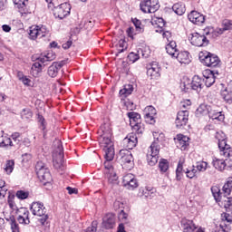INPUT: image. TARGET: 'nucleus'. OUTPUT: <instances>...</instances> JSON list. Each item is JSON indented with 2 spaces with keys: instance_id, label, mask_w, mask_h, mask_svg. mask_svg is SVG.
<instances>
[{
  "instance_id": "f257e3e1",
  "label": "nucleus",
  "mask_w": 232,
  "mask_h": 232,
  "mask_svg": "<svg viewBox=\"0 0 232 232\" xmlns=\"http://www.w3.org/2000/svg\"><path fill=\"white\" fill-rule=\"evenodd\" d=\"M98 135V142L101 148L106 152L107 159L111 160L113 155H115V148L113 145V128L110 120H105L100 126Z\"/></svg>"
},
{
  "instance_id": "f03ea898",
  "label": "nucleus",
  "mask_w": 232,
  "mask_h": 232,
  "mask_svg": "<svg viewBox=\"0 0 232 232\" xmlns=\"http://www.w3.org/2000/svg\"><path fill=\"white\" fill-rule=\"evenodd\" d=\"M164 133H160L159 137L150 144L147 152V162L149 166H155L159 162L160 154V144L164 142Z\"/></svg>"
},
{
  "instance_id": "7ed1b4c3",
  "label": "nucleus",
  "mask_w": 232,
  "mask_h": 232,
  "mask_svg": "<svg viewBox=\"0 0 232 232\" xmlns=\"http://www.w3.org/2000/svg\"><path fill=\"white\" fill-rule=\"evenodd\" d=\"M232 189V177L227 178V182L224 184L222 191H220V188L218 186H213L211 188L212 195L216 200V202H222L224 198L227 197V195H231Z\"/></svg>"
},
{
  "instance_id": "20e7f679",
  "label": "nucleus",
  "mask_w": 232,
  "mask_h": 232,
  "mask_svg": "<svg viewBox=\"0 0 232 232\" xmlns=\"http://www.w3.org/2000/svg\"><path fill=\"white\" fill-rule=\"evenodd\" d=\"M200 63L208 68H219L220 58L215 53H211L208 51H201L198 54Z\"/></svg>"
},
{
  "instance_id": "39448f33",
  "label": "nucleus",
  "mask_w": 232,
  "mask_h": 232,
  "mask_svg": "<svg viewBox=\"0 0 232 232\" xmlns=\"http://www.w3.org/2000/svg\"><path fill=\"white\" fill-rule=\"evenodd\" d=\"M30 209L34 217H41L39 222L42 226H44L49 218L46 214V207H44V204L39 201L33 202L30 206Z\"/></svg>"
},
{
  "instance_id": "423d86ee",
  "label": "nucleus",
  "mask_w": 232,
  "mask_h": 232,
  "mask_svg": "<svg viewBox=\"0 0 232 232\" xmlns=\"http://www.w3.org/2000/svg\"><path fill=\"white\" fill-rule=\"evenodd\" d=\"M44 37H50V31L44 25H32L29 28V38L32 41L36 39H43Z\"/></svg>"
},
{
  "instance_id": "0eeeda50",
  "label": "nucleus",
  "mask_w": 232,
  "mask_h": 232,
  "mask_svg": "<svg viewBox=\"0 0 232 232\" xmlns=\"http://www.w3.org/2000/svg\"><path fill=\"white\" fill-rule=\"evenodd\" d=\"M51 10H53V14L56 19H64V17L70 15L72 5L66 2L59 5L54 4V6Z\"/></svg>"
},
{
  "instance_id": "6e6552de",
  "label": "nucleus",
  "mask_w": 232,
  "mask_h": 232,
  "mask_svg": "<svg viewBox=\"0 0 232 232\" xmlns=\"http://www.w3.org/2000/svg\"><path fill=\"white\" fill-rule=\"evenodd\" d=\"M140 8L143 14H155L160 8V5L159 0H141Z\"/></svg>"
},
{
  "instance_id": "1a4fd4ad",
  "label": "nucleus",
  "mask_w": 232,
  "mask_h": 232,
  "mask_svg": "<svg viewBox=\"0 0 232 232\" xmlns=\"http://www.w3.org/2000/svg\"><path fill=\"white\" fill-rule=\"evenodd\" d=\"M189 121V111H179L177 113V117L175 120L176 128L178 130H184L186 126H188V122Z\"/></svg>"
},
{
  "instance_id": "9d476101",
  "label": "nucleus",
  "mask_w": 232,
  "mask_h": 232,
  "mask_svg": "<svg viewBox=\"0 0 232 232\" xmlns=\"http://www.w3.org/2000/svg\"><path fill=\"white\" fill-rule=\"evenodd\" d=\"M16 220L22 226L30 225V210L26 208H20L16 209Z\"/></svg>"
},
{
  "instance_id": "9b49d317",
  "label": "nucleus",
  "mask_w": 232,
  "mask_h": 232,
  "mask_svg": "<svg viewBox=\"0 0 232 232\" xmlns=\"http://www.w3.org/2000/svg\"><path fill=\"white\" fill-rule=\"evenodd\" d=\"M117 157L122 166H126L127 164H129L130 166H133V154H131V151H130V150H121Z\"/></svg>"
},
{
  "instance_id": "f8f14e48",
  "label": "nucleus",
  "mask_w": 232,
  "mask_h": 232,
  "mask_svg": "<svg viewBox=\"0 0 232 232\" xmlns=\"http://www.w3.org/2000/svg\"><path fill=\"white\" fill-rule=\"evenodd\" d=\"M189 42L193 46H208L209 44V40L205 35H202L198 33H193L189 38Z\"/></svg>"
},
{
  "instance_id": "ddd939ff",
  "label": "nucleus",
  "mask_w": 232,
  "mask_h": 232,
  "mask_svg": "<svg viewBox=\"0 0 232 232\" xmlns=\"http://www.w3.org/2000/svg\"><path fill=\"white\" fill-rule=\"evenodd\" d=\"M143 113L145 121L148 122V124H155V122H157V109H155V107L152 105L145 107Z\"/></svg>"
},
{
  "instance_id": "4468645a",
  "label": "nucleus",
  "mask_w": 232,
  "mask_h": 232,
  "mask_svg": "<svg viewBox=\"0 0 232 232\" xmlns=\"http://www.w3.org/2000/svg\"><path fill=\"white\" fill-rule=\"evenodd\" d=\"M160 65L158 62H152L147 67V75L150 79H159L160 77Z\"/></svg>"
},
{
  "instance_id": "2eb2a0df",
  "label": "nucleus",
  "mask_w": 232,
  "mask_h": 232,
  "mask_svg": "<svg viewBox=\"0 0 232 232\" xmlns=\"http://www.w3.org/2000/svg\"><path fill=\"white\" fill-rule=\"evenodd\" d=\"M188 19L190 21V23H193V24L200 26V24H204L206 16L201 13H198V11L194 10L188 14Z\"/></svg>"
},
{
  "instance_id": "dca6fc26",
  "label": "nucleus",
  "mask_w": 232,
  "mask_h": 232,
  "mask_svg": "<svg viewBox=\"0 0 232 232\" xmlns=\"http://www.w3.org/2000/svg\"><path fill=\"white\" fill-rule=\"evenodd\" d=\"M215 74L218 75V71H211L209 69L203 71V77L205 78L204 81L207 88H211V86L215 84V81L217 79Z\"/></svg>"
},
{
  "instance_id": "f3484780",
  "label": "nucleus",
  "mask_w": 232,
  "mask_h": 232,
  "mask_svg": "<svg viewBox=\"0 0 232 232\" xmlns=\"http://www.w3.org/2000/svg\"><path fill=\"white\" fill-rule=\"evenodd\" d=\"M137 144H139V139L134 132L129 133L126 138L123 139V146L127 148V150H133Z\"/></svg>"
},
{
  "instance_id": "a211bd4d",
  "label": "nucleus",
  "mask_w": 232,
  "mask_h": 232,
  "mask_svg": "<svg viewBox=\"0 0 232 232\" xmlns=\"http://www.w3.org/2000/svg\"><path fill=\"white\" fill-rule=\"evenodd\" d=\"M180 225L183 232H195L198 229V227H197L193 220L186 218H181Z\"/></svg>"
},
{
  "instance_id": "6ab92c4d",
  "label": "nucleus",
  "mask_w": 232,
  "mask_h": 232,
  "mask_svg": "<svg viewBox=\"0 0 232 232\" xmlns=\"http://www.w3.org/2000/svg\"><path fill=\"white\" fill-rule=\"evenodd\" d=\"M102 226L105 229H113L115 227V215L107 213L102 218Z\"/></svg>"
},
{
  "instance_id": "aec40b11",
  "label": "nucleus",
  "mask_w": 232,
  "mask_h": 232,
  "mask_svg": "<svg viewBox=\"0 0 232 232\" xmlns=\"http://www.w3.org/2000/svg\"><path fill=\"white\" fill-rule=\"evenodd\" d=\"M176 140H178V148H179L181 151H186V150L189 148V137L184 134H178Z\"/></svg>"
},
{
  "instance_id": "412c9836",
  "label": "nucleus",
  "mask_w": 232,
  "mask_h": 232,
  "mask_svg": "<svg viewBox=\"0 0 232 232\" xmlns=\"http://www.w3.org/2000/svg\"><path fill=\"white\" fill-rule=\"evenodd\" d=\"M16 8H18V12L22 15H26L31 14L30 9L28 8V0H13Z\"/></svg>"
},
{
  "instance_id": "4be33fe9",
  "label": "nucleus",
  "mask_w": 232,
  "mask_h": 232,
  "mask_svg": "<svg viewBox=\"0 0 232 232\" xmlns=\"http://www.w3.org/2000/svg\"><path fill=\"white\" fill-rule=\"evenodd\" d=\"M219 148V153L221 157H225V159H229L232 157V148L231 145L227 144V142L218 143Z\"/></svg>"
},
{
  "instance_id": "5701e85b",
  "label": "nucleus",
  "mask_w": 232,
  "mask_h": 232,
  "mask_svg": "<svg viewBox=\"0 0 232 232\" xmlns=\"http://www.w3.org/2000/svg\"><path fill=\"white\" fill-rule=\"evenodd\" d=\"M173 59H177L180 64H189L191 63V57L188 51H179Z\"/></svg>"
},
{
  "instance_id": "b1692460",
  "label": "nucleus",
  "mask_w": 232,
  "mask_h": 232,
  "mask_svg": "<svg viewBox=\"0 0 232 232\" xmlns=\"http://www.w3.org/2000/svg\"><path fill=\"white\" fill-rule=\"evenodd\" d=\"M56 55L53 51H47L45 53H43L40 54L38 58H36V61H39L42 63V64H44V63H48L50 61H54Z\"/></svg>"
},
{
  "instance_id": "393cba45",
  "label": "nucleus",
  "mask_w": 232,
  "mask_h": 232,
  "mask_svg": "<svg viewBox=\"0 0 232 232\" xmlns=\"http://www.w3.org/2000/svg\"><path fill=\"white\" fill-rule=\"evenodd\" d=\"M151 23L156 28V32H158L159 34H162V32H164V27L166 26V21H164V18L154 17L151 20Z\"/></svg>"
},
{
  "instance_id": "a878e982",
  "label": "nucleus",
  "mask_w": 232,
  "mask_h": 232,
  "mask_svg": "<svg viewBox=\"0 0 232 232\" xmlns=\"http://www.w3.org/2000/svg\"><path fill=\"white\" fill-rule=\"evenodd\" d=\"M37 177L39 180L44 183V186H46V184H50V182L53 180L49 169L40 172V174H37Z\"/></svg>"
},
{
  "instance_id": "bb28decb",
  "label": "nucleus",
  "mask_w": 232,
  "mask_h": 232,
  "mask_svg": "<svg viewBox=\"0 0 232 232\" xmlns=\"http://www.w3.org/2000/svg\"><path fill=\"white\" fill-rule=\"evenodd\" d=\"M166 52L173 59L179 52V47H177V42L169 41V43L166 45Z\"/></svg>"
},
{
  "instance_id": "cd10ccee",
  "label": "nucleus",
  "mask_w": 232,
  "mask_h": 232,
  "mask_svg": "<svg viewBox=\"0 0 232 232\" xmlns=\"http://www.w3.org/2000/svg\"><path fill=\"white\" fill-rule=\"evenodd\" d=\"M203 82L204 80H202V78L198 75H195L191 81V89L198 92H201Z\"/></svg>"
},
{
  "instance_id": "c85d7f7f",
  "label": "nucleus",
  "mask_w": 232,
  "mask_h": 232,
  "mask_svg": "<svg viewBox=\"0 0 232 232\" xmlns=\"http://www.w3.org/2000/svg\"><path fill=\"white\" fill-rule=\"evenodd\" d=\"M212 166L215 168V169H218V171H224L227 164L226 163V160L214 157L212 160Z\"/></svg>"
},
{
  "instance_id": "c756f323",
  "label": "nucleus",
  "mask_w": 232,
  "mask_h": 232,
  "mask_svg": "<svg viewBox=\"0 0 232 232\" xmlns=\"http://www.w3.org/2000/svg\"><path fill=\"white\" fill-rule=\"evenodd\" d=\"M142 195L146 198H153V197L157 196V188L152 186H146L142 190Z\"/></svg>"
},
{
  "instance_id": "7c9ffc66",
  "label": "nucleus",
  "mask_w": 232,
  "mask_h": 232,
  "mask_svg": "<svg viewBox=\"0 0 232 232\" xmlns=\"http://www.w3.org/2000/svg\"><path fill=\"white\" fill-rule=\"evenodd\" d=\"M231 227L226 223H220L219 225L214 224L212 226V232H230Z\"/></svg>"
},
{
  "instance_id": "2f4dec72",
  "label": "nucleus",
  "mask_w": 232,
  "mask_h": 232,
  "mask_svg": "<svg viewBox=\"0 0 232 232\" xmlns=\"http://www.w3.org/2000/svg\"><path fill=\"white\" fill-rule=\"evenodd\" d=\"M208 113H209V105L206 103H201L196 111L197 117H204L206 115H208Z\"/></svg>"
},
{
  "instance_id": "473e14b6",
  "label": "nucleus",
  "mask_w": 232,
  "mask_h": 232,
  "mask_svg": "<svg viewBox=\"0 0 232 232\" xmlns=\"http://www.w3.org/2000/svg\"><path fill=\"white\" fill-rule=\"evenodd\" d=\"M116 55H119V53H122L128 50V42H126V38H121L119 40L118 44H116Z\"/></svg>"
},
{
  "instance_id": "72a5a7b5",
  "label": "nucleus",
  "mask_w": 232,
  "mask_h": 232,
  "mask_svg": "<svg viewBox=\"0 0 232 232\" xmlns=\"http://www.w3.org/2000/svg\"><path fill=\"white\" fill-rule=\"evenodd\" d=\"M12 146H14L12 138L8 137V135L0 136V148H12Z\"/></svg>"
},
{
  "instance_id": "f704fd0d",
  "label": "nucleus",
  "mask_w": 232,
  "mask_h": 232,
  "mask_svg": "<svg viewBox=\"0 0 232 232\" xmlns=\"http://www.w3.org/2000/svg\"><path fill=\"white\" fill-rule=\"evenodd\" d=\"M14 168H15V160H8L5 161V164L4 166V171L5 173H6V175H12V172L14 171Z\"/></svg>"
},
{
  "instance_id": "c9c22d12",
  "label": "nucleus",
  "mask_w": 232,
  "mask_h": 232,
  "mask_svg": "<svg viewBox=\"0 0 232 232\" xmlns=\"http://www.w3.org/2000/svg\"><path fill=\"white\" fill-rule=\"evenodd\" d=\"M172 10L177 15H184L186 14V5L182 3H176L173 5Z\"/></svg>"
},
{
  "instance_id": "e433bc0d",
  "label": "nucleus",
  "mask_w": 232,
  "mask_h": 232,
  "mask_svg": "<svg viewBox=\"0 0 232 232\" xmlns=\"http://www.w3.org/2000/svg\"><path fill=\"white\" fill-rule=\"evenodd\" d=\"M132 133H135V135H142L144 133V124L142 122H137L130 124Z\"/></svg>"
},
{
  "instance_id": "4c0bfd02",
  "label": "nucleus",
  "mask_w": 232,
  "mask_h": 232,
  "mask_svg": "<svg viewBox=\"0 0 232 232\" xmlns=\"http://www.w3.org/2000/svg\"><path fill=\"white\" fill-rule=\"evenodd\" d=\"M105 155L104 158L106 160V161L104 162V168H105V175L106 173H113L115 172V170L113 169V165H111V160H113V159L115 158V154L112 156V159H108V157H106V151H104Z\"/></svg>"
},
{
  "instance_id": "58836bf2",
  "label": "nucleus",
  "mask_w": 232,
  "mask_h": 232,
  "mask_svg": "<svg viewBox=\"0 0 232 232\" xmlns=\"http://www.w3.org/2000/svg\"><path fill=\"white\" fill-rule=\"evenodd\" d=\"M38 61V60H37ZM34 77H37L41 72H43V63L40 61L35 62L31 68Z\"/></svg>"
},
{
  "instance_id": "ea45409f",
  "label": "nucleus",
  "mask_w": 232,
  "mask_h": 232,
  "mask_svg": "<svg viewBox=\"0 0 232 232\" xmlns=\"http://www.w3.org/2000/svg\"><path fill=\"white\" fill-rule=\"evenodd\" d=\"M180 88L185 93L191 92V90H193L191 88V80H189V78H184L180 83Z\"/></svg>"
},
{
  "instance_id": "a19ab883",
  "label": "nucleus",
  "mask_w": 232,
  "mask_h": 232,
  "mask_svg": "<svg viewBox=\"0 0 232 232\" xmlns=\"http://www.w3.org/2000/svg\"><path fill=\"white\" fill-rule=\"evenodd\" d=\"M105 177L108 179L109 184H112V186L119 184V177L117 176V173L107 172Z\"/></svg>"
},
{
  "instance_id": "79ce46f5",
  "label": "nucleus",
  "mask_w": 232,
  "mask_h": 232,
  "mask_svg": "<svg viewBox=\"0 0 232 232\" xmlns=\"http://www.w3.org/2000/svg\"><path fill=\"white\" fill-rule=\"evenodd\" d=\"M128 118L130 119V125L136 124L140 122V114L139 112L131 111L127 113Z\"/></svg>"
},
{
  "instance_id": "37998d69",
  "label": "nucleus",
  "mask_w": 232,
  "mask_h": 232,
  "mask_svg": "<svg viewBox=\"0 0 232 232\" xmlns=\"http://www.w3.org/2000/svg\"><path fill=\"white\" fill-rule=\"evenodd\" d=\"M159 169L160 173H166L169 169V161L166 159H160L159 161Z\"/></svg>"
},
{
  "instance_id": "c03bdc74",
  "label": "nucleus",
  "mask_w": 232,
  "mask_h": 232,
  "mask_svg": "<svg viewBox=\"0 0 232 232\" xmlns=\"http://www.w3.org/2000/svg\"><path fill=\"white\" fill-rule=\"evenodd\" d=\"M37 121L40 124V129L42 130V131H44V137H46V119H44V116H43V114L38 113Z\"/></svg>"
},
{
  "instance_id": "a18cd8bd",
  "label": "nucleus",
  "mask_w": 232,
  "mask_h": 232,
  "mask_svg": "<svg viewBox=\"0 0 232 232\" xmlns=\"http://www.w3.org/2000/svg\"><path fill=\"white\" fill-rule=\"evenodd\" d=\"M133 92V85L128 84L125 85L123 89L120 90L121 97H128V95H131Z\"/></svg>"
},
{
  "instance_id": "49530a36",
  "label": "nucleus",
  "mask_w": 232,
  "mask_h": 232,
  "mask_svg": "<svg viewBox=\"0 0 232 232\" xmlns=\"http://www.w3.org/2000/svg\"><path fill=\"white\" fill-rule=\"evenodd\" d=\"M184 171V160H179L178 162V166L176 169V179L177 180H180V177H182V173Z\"/></svg>"
},
{
  "instance_id": "de8ad7c7",
  "label": "nucleus",
  "mask_w": 232,
  "mask_h": 232,
  "mask_svg": "<svg viewBox=\"0 0 232 232\" xmlns=\"http://www.w3.org/2000/svg\"><path fill=\"white\" fill-rule=\"evenodd\" d=\"M194 168H196L199 173H202L208 169V162L204 160L198 161L196 162V165H194Z\"/></svg>"
},
{
  "instance_id": "09e8293b",
  "label": "nucleus",
  "mask_w": 232,
  "mask_h": 232,
  "mask_svg": "<svg viewBox=\"0 0 232 232\" xmlns=\"http://www.w3.org/2000/svg\"><path fill=\"white\" fill-rule=\"evenodd\" d=\"M221 97L228 104H232V92L227 91V89L221 92Z\"/></svg>"
},
{
  "instance_id": "8fccbe9b",
  "label": "nucleus",
  "mask_w": 232,
  "mask_h": 232,
  "mask_svg": "<svg viewBox=\"0 0 232 232\" xmlns=\"http://www.w3.org/2000/svg\"><path fill=\"white\" fill-rule=\"evenodd\" d=\"M131 21L136 28V32H138V34H142V32H144V26H142V22L137 18H132Z\"/></svg>"
},
{
  "instance_id": "3c124183",
  "label": "nucleus",
  "mask_w": 232,
  "mask_h": 232,
  "mask_svg": "<svg viewBox=\"0 0 232 232\" xmlns=\"http://www.w3.org/2000/svg\"><path fill=\"white\" fill-rule=\"evenodd\" d=\"M10 224L12 232H21V227H19V224L17 223V220H15V217H10Z\"/></svg>"
},
{
  "instance_id": "603ef678",
  "label": "nucleus",
  "mask_w": 232,
  "mask_h": 232,
  "mask_svg": "<svg viewBox=\"0 0 232 232\" xmlns=\"http://www.w3.org/2000/svg\"><path fill=\"white\" fill-rule=\"evenodd\" d=\"M8 188H6V182L4 179H0V198H5Z\"/></svg>"
},
{
  "instance_id": "864d4df0",
  "label": "nucleus",
  "mask_w": 232,
  "mask_h": 232,
  "mask_svg": "<svg viewBox=\"0 0 232 232\" xmlns=\"http://www.w3.org/2000/svg\"><path fill=\"white\" fill-rule=\"evenodd\" d=\"M47 73L49 77H57L59 69L56 65H54V63H53L51 66H49Z\"/></svg>"
},
{
  "instance_id": "5fc2aeb1",
  "label": "nucleus",
  "mask_w": 232,
  "mask_h": 232,
  "mask_svg": "<svg viewBox=\"0 0 232 232\" xmlns=\"http://www.w3.org/2000/svg\"><path fill=\"white\" fill-rule=\"evenodd\" d=\"M53 164L56 169H61L64 164V160H63V156L59 154L57 159H53Z\"/></svg>"
},
{
  "instance_id": "6e6d98bb",
  "label": "nucleus",
  "mask_w": 232,
  "mask_h": 232,
  "mask_svg": "<svg viewBox=\"0 0 232 232\" xmlns=\"http://www.w3.org/2000/svg\"><path fill=\"white\" fill-rule=\"evenodd\" d=\"M210 119H212V121H218V122H224L226 120V114H224V111H218Z\"/></svg>"
},
{
  "instance_id": "4d7b16f0",
  "label": "nucleus",
  "mask_w": 232,
  "mask_h": 232,
  "mask_svg": "<svg viewBox=\"0 0 232 232\" xmlns=\"http://www.w3.org/2000/svg\"><path fill=\"white\" fill-rule=\"evenodd\" d=\"M48 169L46 168V164H44V162L43 161H38L35 164V171H36V175H39L40 173H42V171H46Z\"/></svg>"
},
{
  "instance_id": "13d9d810",
  "label": "nucleus",
  "mask_w": 232,
  "mask_h": 232,
  "mask_svg": "<svg viewBox=\"0 0 232 232\" xmlns=\"http://www.w3.org/2000/svg\"><path fill=\"white\" fill-rule=\"evenodd\" d=\"M22 119H25L26 121H30L32 117H34V112L31 109H23L21 113Z\"/></svg>"
},
{
  "instance_id": "bf43d9fd",
  "label": "nucleus",
  "mask_w": 232,
  "mask_h": 232,
  "mask_svg": "<svg viewBox=\"0 0 232 232\" xmlns=\"http://www.w3.org/2000/svg\"><path fill=\"white\" fill-rule=\"evenodd\" d=\"M114 208L115 209H118L120 213H121V209H123L124 211H130V207L121 201H115Z\"/></svg>"
},
{
  "instance_id": "052dcab7",
  "label": "nucleus",
  "mask_w": 232,
  "mask_h": 232,
  "mask_svg": "<svg viewBox=\"0 0 232 232\" xmlns=\"http://www.w3.org/2000/svg\"><path fill=\"white\" fill-rule=\"evenodd\" d=\"M215 139H217L218 144H222V142H227V138H226V134L223 131L216 132Z\"/></svg>"
},
{
  "instance_id": "680f3d73",
  "label": "nucleus",
  "mask_w": 232,
  "mask_h": 232,
  "mask_svg": "<svg viewBox=\"0 0 232 232\" xmlns=\"http://www.w3.org/2000/svg\"><path fill=\"white\" fill-rule=\"evenodd\" d=\"M198 170H197L195 165L192 166V169H187L185 173L187 175L188 179H195V177H197V173Z\"/></svg>"
},
{
  "instance_id": "e2e57ef3",
  "label": "nucleus",
  "mask_w": 232,
  "mask_h": 232,
  "mask_svg": "<svg viewBox=\"0 0 232 232\" xmlns=\"http://www.w3.org/2000/svg\"><path fill=\"white\" fill-rule=\"evenodd\" d=\"M224 202V208L227 213H232V198H226Z\"/></svg>"
},
{
  "instance_id": "0e129e2a",
  "label": "nucleus",
  "mask_w": 232,
  "mask_h": 232,
  "mask_svg": "<svg viewBox=\"0 0 232 232\" xmlns=\"http://www.w3.org/2000/svg\"><path fill=\"white\" fill-rule=\"evenodd\" d=\"M16 197L20 200H25V198H28V197H30V192L24 190H17Z\"/></svg>"
},
{
  "instance_id": "69168bd1",
  "label": "nucleus",
  "mask_w": 232,
  "mask_h": 232,
  "mask_svg": "<svg viewBox=\"0 0 232 232\" xmlns=\"http://www.w3.org/2000/svg\"><path fill=\"white\" fill-rule=\"evenodd\" d=\"M221 26L224 28L226 32H227V30H232V20H229V19L223 20Z\"/></svg>"
},
{
  "instance_id": "338daca9",
  "label": "nucleus",
  "mask_w": 232,
  "mask_h": 232,
  "mask_svg": "<svg viewBox=\"0 0 232 232\" xmlns=\"http://www.w3.org/2000/svg\"><path fill=\"white\" fill-rule=\"evenodd\" d=\"M135 178V176L131 173L126 174L125 176H123L122 179V184L124 186V188Z\"/></svg>"
},
{
  "instance_id": "774afa93",
  "label": "nucleus",
  "mask_w": 232,
  "mask_h": 232,
  "mask_svg": "<svg viewBox=\"0 0 232 232\" xmlns=\"http://www.w3.org/2000/svg\"><path fill=\"white\" fill-rule=\"evenodd\" d=\"M222 222H227V224H232V216L227 212H223L221 214Z\"/></svg>"
}]
</instances>
